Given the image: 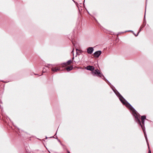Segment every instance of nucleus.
Returning a JSON list of instances; mask_svg holds the SVG:
<instances>
[{
  "label": "nucleus",
  "instance_id": "423d86ee",
  "mask_svg": "<svg viewBox=\"0 0 153 153\" xmlns=\"http://www.w3.org/2000/svg\"><path fill=\"white\" fill-rule=\"evenodd\" d=\"M87 69L88 70L93 71L94 69V67L91 66H88L87 67Z\"/></svg>",
  "mask_w": 153,
  "mask_h": 153
},
{
  "label": "nucleus",
  "instance_id": "a211bd4d",
  "mask_svg": "<svg viewBox=\"0 0 153 153\" xmlns=\"http://www.w3.org/2000/svg\"><path fill=\"white\" fill-rule=\"evenodd\" d=\"M74 59V57L73 56V57L72 58V59Z\"/></svg>",
  "mask_w": 153,
  "mask_h": 153
},
{
  "label": "nucleus",
  "instance_id": "20e7f679",
  "mask_svg": "<svg viewBox=\"0 0 153 153\" xmlns=\"http://www.w3.org/2000/svg\"><path fill=\"white\" fill-rule=\"evenodd\" d=\"M94 50V49L93 47H88L87 49V52L88 54H91L93 53Z\"/></svg>",
  "mask_w": 153,
  "mask_h": 153
},
{
  "label": "nucleus",
  "instance_id": "ddd939ff",
  "mask_svg": "<svg viewBox=\"0 0 153 153\" xmlns=\"http://www.w3.org/2000/svg\"><path fill=\"white\" fill-rule=\"evenodd\" d=\"M76 54H77V51H79V50L77 48H76Z\"/></svg>",
  "mask_w": 153,
  "mask_h": 153
},
{
  "label": "nucleus",
  "instance_id": "7ed1b4c3",
  "mask_svg": "<svg viewBox=\"0 0 153 153\" xmlns=\"http://www.w3.org/2000/svg\"><path fill=\"white\" fill-rule=\"evenodd\" d=\"M102 52L100 51H97L94 53V56L96 58L98 57L101 54Z\"/></svg>",
  "mask_w": 153,
  "mask_h": 153
},
{
  "label": "nucleus",
  "instance_id": "f8f14e48",
  "mask_svg": "<svg viewBox=\"0 0 153 153\" xmlns=\"http://www.w3.org/2000/svg\"><path fill=\"white\" fill-rule=\"evenodd\" d=\"M74 49H73V50H72V51L71 52V53H73V55H74Z\"/></svg>",
  "mask_w": 153,
  "mask_h": 153
},
{
  "label": "nucleus",
  "instance_id": "6e6552de",
  "mask_svg": "<svg viewBox=\"0 0 153 153\" xmlns=\"http://www.w3.org/2000/svg\"><path fill=\"white\" fill-rule=\"evenodd\" d=\"M73 67L72 66H68L66 68V69L67 71H69L73 69Z\"/></svg>",
  "mask_w": 153,
  "mask_h": 153
},
{
  "label": "nucleus",
  "instance_id": "2eb2a0df",
  "mask_svg": "<svg viewBox=\"0 0 153 153\" xmlns=\"http://www.w3.org/2000/svg\"><path fill=\"white\" fill-rule=\"evenodd\" d=\"M148 153H151V151L150 150H149Z\"/></svg>",
  "mask_w": 153,
  "mask_h": 153
},
{
  "label": "nucleus",
  "instance_id": "0eeeda50",
  "mask_svg": "<svg viewBox=\"0 0 153 153\" xmlns=\"http://www.w3.org/2000/svg\"><path fill=\"white\" fill-rule=\"evenodd\" d=\"M72 62V61L71 60H70L67 62L66 63H65L63 64V65H70Z\"/></svg>",
  "mask_w": 153,
  "mask_h": 153
},
{
  "label": "nucleus",
  "instance_id": "1a4fd4ad",
  "mask_svg": "<svg viewBox=\"0 0 153 153\" xmlns=\"http://www.w3.org/2000/svg\"><path fill=\"white\" fill-rule=\"evenodd\" d=\"M146 117L145 115H143L141 116V120H144L145 119H146Z\"/></svg>",
  "mask_w": 153,
  "mask_h": 153
},
{
  "label": "nucleus",
  "instance_id": "aec40b11",
  "mask_svg": "<svg viewBox=\"0 0 153 153\" xmlns=\"http://www.w3.org/2000/svg\"><path fill=\"white\" fill-rule=\"evenodd\" d=\"M72 1H74L73 0H72Z\"/></svg>",
  "mask_w": 153,
  "mask_h": 153
},
{
  "label": "nucleus",
  "instance_id": "f03ea898",
  "mask_svg": "<svg viewBox=\"0 0 153 153\" xmlns=\"http://www.w3.org/2000/svg\"><path fill=\"white\" fill-rule=\"evenodd\" d=\"M93 74L94 75H96L97 76L99 77H101L102 76H103L104 77V76L100 72L98 69H96L94 71L92 72Z\"/></svg>",
  "mask_w": 153,
  "mask_h": 153
},
{
  "label": "nucleus",
  "instance_id": "f257e3e1",
  "mask_svg": "<svg viewBox=\"0 0 153 153\" xmlns=\"http://www.w3.org/2000/svg\"><path fill=\"white\" fill-rule=\"evenodd\" d=\"M117 95L119 97L120 100L121 101V102L123 103V104L124 105H125L126 106L128 107L129 109L132 111L133 113V115L135 118V120L136 122L141 126L143 131L145 137L146 141L147 143L148 141L147 135L146 134L145 131L144 130L143 126H142V124H141L140 120V117L136 113V111L134 108L125 100V99L118 92V94H117Z\"/></svg>",
  "mask_w": 153,
  "mask_h": 153
},
{
  "label": "nucleus",
  "instance_id": "4468645a",
  "mask_svg": "<svg viewBox=\"0 0 153 153\" xmlns=\"http://www.w3.org/2000/svg\"><path fill=\"white\" fill-rule=\"evenodd\" d=\"M59 142H60L61 145H62V146H63V145L61 143V142L59 140Z\"/></svg>",
  "mask_w": 153,
  "mask_h": 153
},
{
  "label": "nucleus",
  "instance_id": "412c9836",
  "mask_svg": "<svg viewBox=\"0 0 153 153\" xmlns=\"http://www.w3.org/2000/svg\"><path fill=\"white\" fill-rule=\"evenodd\" d=\"M72 1H74L73 0H72Z\"/></svg>",
  "mask_w": 153,
  "mask_h": 153
},
{
  "label": "nucleus",
  "instance_id": "9b49d317",
  "mask_svg": "<svg viewBox=\"0 0 153 153\" xmlns=\"http://www.w3.org/2000/svg\"><path fill=\"white\" fill-rule=\"evenodd\" d=\"M144 122H144V120H142V123L143 124V125H144Z\"/></svg>",
  "mask_w": 153,
  "mask_h": 153
},
{
  "label": "nucleus",
  "instance_id": "dca6fc26",
  "mask_svg": "<svg viewBox=\"0 0 153 153\" xmlns=\"http://www.w3.org/2000/svg\"><path fill=\"white\" fill-rule=\"evenodd\" d=\"M143 27H144L143 26H141L140 27V29H141V30L142 29Z\"/></svg>",
  "mask_w": 153,
  "mask_h": 153
},
{
  "label": "nucleus",
  "instance_id": "4be33fe9",
  "mask_svg": "<svg viewBox=\"0 0 153 153\" xmlns=\"http://www.w3.org/2000/svg\"><path fill=\"white\" fill-rule=\"evenodd\" d=\"M72 1H74L73 0H72Z\"/></svg>",
  "mask_w": 153,
  "mask_h": 153
},
{
  "label": "nucleus",
  "instance_id": "6ab92c4d",
  "mask_svg": "<svg viewBox=\"0 0 153 153\" xmlns=\"http://www.w3.org/2000/svg\"><path fill=\"white\" fill-rule=\"evenodd\" d=\"M72 1H74L73 0H72Z\"/></svg>",
  "mask_w": 153,
  "mask_h": 153
},
{
  "label": "nucleus",
  "instance_id": "5701e85b",
  "mask_svg": "<svg viewBox=\"0 0 153 153\" xmlns=\"http://www.w3.org/2000/svg\"><path fill=\"white\" fill-rule=\"evenodd\" d=\"M68 152L69 153H70V152Z\"/></svg>",
  "mask_w": 153,
  "mask_h": 153
},
{
  "label": "nucleus",
  "instance_id": "b1692460",
  "mask_svg": "<svg viewBox=\"0 0 153 153\" xmlns=\"http://www.w3.org/2000/svg\"><path fill=\"white\" fill-rule=\"evenodd\" d=\"M85 0H84V2H85Z\"/></svg>",
  "mask_w": 153,
  "mask_h": 153
},
{
  "label": "nucleus",
  "instance_id": "9d476101",
  "mask_svg": "<svg viewBox=\"0 0 153 153\" xmlns=\"http://www.w3.org/2000/svg\"><path fill=\"white\" fill-rule=\"evenodd\" d=\"M141 30V29H140L139 30V31L137 35H136L135 34H134V35H135V36H137L138 34L140 32V31Z\"/></svg>",
  "mask_w": 153,
  "mask_h": 153
},
{
  "label": "nucleus",
  "instance_id": "39448f33",
  "mask_svg": "<svg viewBox=\"0 0 153 153\" xmlns=\"http://www.w3.org/2000/svg\"><path fill=\"white\" fill-rule=\"evenodd\" d=\"M60 68H58L57 67H53L51 68V71L53 72H57V71H60Z\"/></svg>",
  "mask_w": 153,
  "mask_h": 153
},
{
  "label": "nucleus",
  "instance_id": "f3484780",
  "mask_svg": "<svg viewBox=\"0 0 153 153\" xmlns=\"http://www.w3.org/2000/svg\"><path fill=\"white\" fill-rule=\"evenodd\" d=\"M129 31H131V32H133V31L132 30H129Z\"/></svg>",
  "mask_w": 153,
  "mask_h": 153
}]
</instances>
